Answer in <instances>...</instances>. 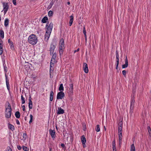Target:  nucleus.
Here are the masks:
<instances>
[{"label": "nucleus", "mask_w": 151, "mask_h": 151, "mask_svg": "<svg viewBox=\"0 0 151 151\" xmlns=\"http://www.w3.org/2000/svg\"><path fill=\"white\" fill-rule=\"evenodd\" d=\"M28 41L30 44L35 45L38 41L37 38L35 35L32 34L29 37Z\"/></svg>", "instance_id": "f03ea898"}, {"label": "nucleus", "mask_w": 151, "mask_h": 151, "mask_svg": "<svg viewBox=\"0 0 151 151\" xmlns=\"http://www.w3.org/2000/svg\"><path fill=\"white\" fill-rule=\"evenodd\" d=\"M3 7L4 12L5 14L7 12L9 7V6L7 3H3Z\"/></svg>", "instance_id": "39448f33"}, {"label": "nucleus", "mask_w": 151, "mask_h": 151, "mask_svg": "<svg viewBox=\"0 0 151 151\" xmlns=\"http://www.w3.org/2000/svg\"><path fill=\"white\" fill-rule=\"evenodd\" d=\"M23 149L24 151H28L29 148L25 146L23 147Z\"/></svg>", "instance_id": "72a5a7b5"}, {"label": "nucleus", "mask_w": 151, "mask_h": 151, "mask_svg": "<svg viewBox=\"0 0 151 151\" xmlns=\"http://www.w3.org/2000/svg\"><path fill=\"white\" fill-rule=\"evenodd\" d=\"M21 99L22 101V104H24L25 103V101L24 98L22 95L21 96Z\"/></svg>", "instance_id": "473e14b6"}, {"label": "nucleus", "mask_w": 151, "mask_h": 151, "mask_svg": "<svg viewBox=\"0 0 151 151\" xmlns=\"http://www.w3.org/2000/svg\"><path fill=\"white\" fill-rule=\"evenodd\" d=\"M30 120L29 123V124H31L32 121L33 116L32 114H30Z\"/></svg>", "instance_id": "2f4dec72"}, {"label": "nucleus", "mask_w": 151, "mask_h": 151, "mask_svg": "<svg viewBox=\"0 0 151 151\" xmlns=\"http://www.w3.org/2000/svg\"><path fill=\"white\" fill-rule=\"evenodd\" d=\"M67 4H68L69 5H70V2H67Z\"/></svg>", "instance_id": "e2e57ef3"}, {"label": "nucleus", "mask_w": 151, "mask_h": 151, "mask_svg": "<svg viewBox=\"0 0 151 151\" xmlns=\"http://www.w3.org/2000/svg\"><path fill=\"white\" fill-rule=\"evenodd\" d=\"M112 149L116 148L115 146V141L114 140L112 142Z\"/></svg>", "instance_id": "7c9ffc66"}, {"label": "nucleus", "mask_w": 151, "mask_h": 151, "mask_svg": "<svg viewBox=\"0 0 151 151\" xmlns=\"http://www.w3.org/2000/svg\"><path fill=\"white\" fill-rule=\"evenodd\" d=\"M55 62L53 61H51L50 63V77H51V73L52 72L53 70L51 68L54 66V64Z\"/></svg>", "instance_id": "f8f14e48"}, {"label": "nucleus", "mask_w": 151, "mask_h": 151, "mask_svg": "<svg viewBox=\"0 0 151 151\" xmlns=\"http://www.w3.org/2000/svg\"><path fill=\"white\" fill-rule=\"evenodd\" d=\"M6 80V83L7 88L8 90H9V80L7 78V77L6 75H5Z\"/></svg>", "instance_id": "f3484780"}, {"label": "nucleus", "mask_w": 151, "mask_h": 151, "mask_svg": "<svg viewBox=\"0 0 151 151\" xmlns=\"http://www.w3.org/2000/svg\"><path fill=\"white\" fill-rule=\"evenodd\" d=\"M53 24L52 23H50L46 30L45 37V38H47V40L48 39L50 36V33L51 32L53 27Z\"/></svg>", "instance_id": "7ed1b4c3"}, {"label": "nucleus", "mask_w": 151, "mask_h": 151, "mask_svg": "<svg viewBox=\"0 0 151 151\" xmlns=\"http://www.w3.org/2000/svg\"><path fill=\"white\" fill-rule=\"evenodd\" d=\"M12 44V45L11 46V48H13V47L12 46V45H13V43Z\"/></svg>", "instance_id": "bf43d9fd"}, {"label": "nucleus", "mask_w": 151, "mask_h": 151, "mask_svg": "<svg viewBox=\"0 0 151 151\" xmlns=\"http://www.w3.org/2000/svg\"><path fill=\"white\" fill-rule=\"evenodd\" d=\"M17 149L19 150H20L21 149V147L19 146H18L17 147Z\"/></svg>", "instance_id": "8fccbe9b"}, {"label": "nucleus", "mask_w": 151, "mask_h": 151, "mask_svg": "<svg viewBox=\"0 0 151 151\" xmlns=\"http://www.w3.org/2000/svg\"><path fill=\"white\" fill-rule=\"evenodd\" d=\"M15 116L17 118H19L20 117V114L19 111H17L15 113Z\"/></svg>", "instance_id": "393cba45"}, {"label": "nucleus", "mask_w": 151, "mask_h": 151, "mask_svg": "<svg viewBox=\"0 0 151 151\" xmlns=\"http://www.w3.org/2000/svg\"><path fill=\"white\" fill-rule=\"evenodd\" d=\"M9 128L12 130L13 131L14 129V127L13 125L11 124H9Z\"/></svg>", "instance_id": "c756f323"}, {"label": "nucleus", "mask_w": 151, "mask_h": 151, "mask_svg": "<svg viewBox=\"0 0 151 151\" xmlns=\"http://www.w3.org/2000/svg\"><path fill=\"white\" fill-rule=\"evenodd\" d=\"M73 14L70 16V20L69 24V26H71L72 24L73 21Z\"/></svg>", "instance_id": "6ab92c4d"}, {"label": "nucleus", "mask_w": 151, "mask_h": 151, "mask_svg": "<svg viewBox=\"0 0 151 151\" xmlns=\"http://www.w3.org/2000/svg\"><path fill=\"white\" fill-rule=\"evenodd\" d=\"M81 139L82 143L83 145H85L86 142V138L83 135L81 136Z\"/></svg>", "instance_id": "a211bd4d"}, {"label": "nucleus", "mask_w": 151, "mask_h": 151, "mask_svg": "<svg viewBox=\"0 0 151 151\" xmlns=\"http://www.w3.org/2000/svg\"><path fill=\"white\" fill-rule=\"evenodd\" d=\"M53 91H52L50 92V100L51 101H52L53 100Z\"/></svg>", "instance_id": "412c9836"}, {"label": "nucleus", "mask_w": 151, "mask_h": 151, "mask_svg": "<svg viewBox=\"0 0 151 151\" xmlns=\"http://www.w3.org/2000/svg\"><path fill=\"white\" fill-rule=\"evenodd\" d=\"M56 57V54L55 53H54L53 54L52 58L55 59Z\"/></svg>", "instance_id": "c9c22d12"}, {"label": "nucleus", "mask_w": 151, "mask_h": 151, "mask_svg": "<svg viewBox=\"0 0 151 151\" xmlns=\"http://www.w3.org/2000/svg\"><path fill=\"white\" fill-rule=\"evenodd\" d=\"M83 68L84 72L86 73L88 72V70L87 64L86 63H84L83 64Z\"/></svg>", "instance_id": "9b49d317"}, {"label": "nucleus", "mask_w": 151, "mask_h": 151, "mask_svg": "<svg viewBox=\"0 0 151 151\" xmlns=\"http://www.w3.org/2000/svg\"><path fill=\"white\" fill-rule=\"evenodd\" d=\"M49 133L52 139H54L55 138V130L50 129L49 130Z\"/></svg>", "instance_id": "6e6552de"}, {"label": "nucleus", "mask_w": 151, "mask_h": 151, "mask_svg": "<svg viewBox=\"0 0 151 151\" xmlns=\"http://www.w3.org/2000/svg\"><path fill=\"white\" fill-rule=\"evenodd\" d=\"M95 130L97 132H99L100 130L99 125L98 124L96 125V127L95 128Z\"/></svg>", "instance_id": "c85d7f7f"}, {"label": "nucleus", "mask_w": 151, "mask_h": 151, "mask_svg": "<svg viewBox=\"0 0 151 151\" xmlns=\"http://www.w3.org/2000/svg\"><path fill=\"white\" fill-rule=\"evenodd\" d=\"M65 48L64 42L63 39L62 38L60 42L59 53L60 55L63 54V50Z\"/></svg>", "instance_id": "20e7f679"}, {"label": "nucleus", "mask_w": 151, "mask_h": 151, "mask_svg": "<svg viewBox=\"0 0 151 151\" xmlns=\"http://www.w3.org/2000/svg\"><path fill=\"white\" fill-rule=\"evenodd\" d=\"M104 130H106V127H105V126H104Z\"/></svg>", "instance_id": "338daca9"}, {"label": "nucleus", "mask_w": 151, "mask_h": 151, "mask_svg": "<svg viewBox=\"0 0 151 151\" xmlns=\"http://www.w3.org/2000/svg\"><path fill=\"white\" fill-rule=\"evenodd\" d=\"M2 41L0 39V55H1L3 53V44Z\"/></svg>", "instance_id": "dca6fc26"}, {"label": "nucleus", "mask_w": 151, "mask_h": 151, "mask_svg": "<svg viewBox=\"0 0 151 151\" xmlns=\"http://www.w3.org/2000/svg\"><path fill=\"white\" fill-rule=\"evenodd\" d=\"M27 137V134L26 133H24L20 137V139L22 141L25 142Z\"/></svg>", "instance_id": "1a4fd4ad"}, {"label": "nucleus", "mask_w": 151, "mask_h": 151, "mask_svg": "<svg viewBox=\"0 0 151 151\" xmlns=\"http://www.w3.org/2000/svg\"><path fill=\"white\" fill-rule=\"evenodd\" d=\"M130 151H135V147L134 144H132L131 146Z\"/></svg>", "instance_id": "a878e982"}, {"label": "nucleus", "mask_w": 151, "mask_h": 151, "mask_svg": "<svg viewBox=\"0 0 151 151\" xmlns=\"http://www.w3.org/2000/svg\"><path fill=\"white\" fill-rule=\"evenodd\" d=\"M24 119L25 120H27V117H24Z\"/></svg>", "instance_id": "69168bd1"}, {"label": "nucleus", "mask_w": 151, "mask_h": 151, "mask_svg": "<svg viewBox=\"0 0 151 151\" xmlns=\"http://www.w3.org/2000/svg\"><path fill=\"white\" fill-rule=\"evenodd\" d=\"M6 151H12V150L11 148L9 147L7 148Z\"/></svg>", "instance_id": "79ce46f5"}, {"label": "nucleus", "mask_w": 151, "mask_h": 151, "mask_svg": "<svg viewBox=\"0 0 151 151\" xmlns=\"http://www.w3.org/2000/svg\"><path fill=\"white\" fill-rule=\"evenodd\" d=\"M122 74L123 75H125L126 74V71L125 70H123L122 71Z\"/></svg>", "instance_id": "a19ab883"}, {"label": "nucleus", "mask_w": 151, "mask_h": 151, "mask_svg": "<svg viewBox=\"0 0 151 151\" xmlns=\"http://www.w3.org/2000/svg\"><path fill=\"white\" fill-rule=\"evenodd\" d=\"M73 84H70L69 85V89L68 90V92L69 95L71 96L72 95L73 92Z\"/></svg>", "instance_id": "0eeeda50"}, {"label": "nucleus", "mask_w": 151, "mask_h": 151, "mask_svg": "<svg viewBox=\"0 0 151 151\" xmlns=\"http://www.w3.org/2000/svg\"><path fill=\"white\" fill-rule=\"evenodd\" d=\"M85 145H83V147H84L85 146Z\"/></svg>", "instance_id": "774afa93"}, {"label": "nucleus", "mask_w": 151, "mask_h": 151, "mask_svg": "<svg viewBox=\"0 0 151 151\" xmlns=\"http://www.w3.org/2000/svg\"><path fill=\"white\" fill-rule=\"evenodd\" d=\"M0 36L2 38H4V32L2 30H0Z\"/></svg>", "instance_id": "4be33fe9"}, {"label": "nucleus", "mask_w": 151, "mask_h": 151, "mask_svg": "<svg viewBox=\"0 0 151 151\" xmlns=\"http://www.w3.org/2000/svg\"><path fill=\"white\" fill-rule=\"evenodd\" d=\"M119 63H116V69H118V65H119Z\"/></svg>", "instance_id": "864d4df0"}, {"label": "nucleus", "mask_w": 151, "mask_h": 151, "mask_svg": "<svg viewBox=\"0 0 151 151\" xmlns=\"http://www.w3.org/2000/svg\"><path fill=\"white\" fill-rule=\"evenodd\" d=\"M8 42L9 43H11V44H12V43H13L11 41V40L10 39H9L8 40Z\"/></svg>", "instance_id": "3c124183"}, {"label": "nucleus", "mask_w": 151, "mask_h": 151, "mask_svg": "<svg viewBox=\"0 0 151 151\" xmlns=\"http://www.w3.org/2000/svg\"><path fill=\"white\" fill-rule=\"evenodd\" d=\"M119 54H118V51H116V58L117 59L116 62L118 63H119Z\"/></svg>", "instance_id": "5701e85b"}, {"label": "nucleus", "mask_w": 151, "mask_h": 151, "mask_svg": "<svg viewBox=\"0 0 151 151\" xmlns=\"http://www.w3.org/2000/svg\"><path fill=\"white\" fill-rule=\"evenodd\" d=\"M147 129L148 130V132L149 133H150L151 132V129L149 126L148 127Z\"/></svg>", "instance_id": "4c0bfd02"}, {"label": "nucleus", "mask_w": 151, "mask_h": 151, "mask_svg": "<svg viewBox=\"0 0 151 151\" xmlns=\"http://www.w3.org/2000/svg\"><path fill=\"white\" fill-rule=\"evenodd\" d=\"M31 100V96H30V97H29V100Z\"/></svg>", "instance_id": "680f3d73"}, {"label": "nucleus", "mask_w": 151, "mask_h": 151, "mask_svg": "<svg viewBox=\"0 0 151 151\" xmlns=\"http://www.w3.org/2000/svg\"><path fill=\"white\" fill-rule=\"evenodd\" d=\"M59 90L61 91H63L64 88L63 86V84H60L59 88Z\"/></svg>", "instance_id": "b1692460"}, {"label": "nucleus", "mask_w": 151, "mask_h": 151, "mask_svg": "<svg viewBox=\"0 0 151 151\" xmlns=\"http://www.w3.org/2000/svg\"><path fill=\"white\" fill-rule=\"evenodd\" d=\"M29 104L32 105V102L31 100H29Z\"/></svg>", "instance_id": "a18cd8bd"}, {"label": "nucleus", "mask_w": 151, "mask_h": 151, "mask_svg": "<svg viewBox=\"0 0 151 151\" xmlns=\"http://www.w3.org/2000/svg\"><path fill=\"white\" fill-rule=\"evenodd\" d=\"M83 33L85 36H86V30H83Z\"/></svg>", "instance_id": "09e8293b"}, {"label": "nucleus", "mask_w": 151, "mask_h": 151, "mask_svg": "<svg viewBox=\"0 0 151 151\" xmlns=\"http://www.w3.org/2000/svg\"><path fill=\"white\" fill-rule=\"evenodd\" d=\"M113 149V151H116V148H115L114 149Z\"/></svg>", "instance_id": "052dcab7"}, {"label": "nucleus", "mask_w": 151, "mask_h": 151, "mask_svg": "<svg viewBox=\"0 0 151 151\" xmlns=\"http://www.w3.org/2000/svg\"><path fill=\"white\" fill-rule=\"evenodd\" d=\"M9 20L8 18L5 19L4 21V26L5 27H7L9 25Z\"/></svg>", "instance_id": "aec40b11"}, {"label": "nucleus", "mask_w": 151, "mask_h": 151, "mask_svg": "<svg viewBox=\"0 0 151 151\" xmlns=\"http://www.w3.org/2000/svg\"><path fill=\"white\" fill-rule=\"evenodd\" d=\"M55 48V46L53 44H51L50 48V55L52 54L54 52V50Z\"/></svg>", "instance_id": "ddd939ff"}, {"label": "nucleus", "mask_w": 151, "mask_h": 151, "mask_svg": "<svg viewBox=\"0 0 151 151\" xmlns=\"http://www.w3.org/2000/svg\"><path fill=\"white\" fill-rule=\"evenodd\" d=\"M61 147H64L65 146V145L63 144L62 143L61 145Z\"/></svg>", "instance_id": "6e6d98bb"}, {"label": "nucleus", "mask_w": 151, "mask_h": 151, "mask_svg": "<svg viewBox=\"0 0 151 151\" xmlns=\"http://www.w3.org/2000/svg\"><path fill=\"white\" fill-rule=\"evenodd\" d=\"M119 142H121L122 140V136H119Z\"/></svg>", "instance_id": "49530a36"}, {"label": "nucleus", "mask_w": 151, "mask_h": 151, "mask_svg": "<svg viewBox=\"0 0 151 151\" xmlns=\"http://www.w3.org/2000/svg\"><path fill=\"white\" fill-rule=\"evenodd\" d=\"M58 110L57 111V114H63L64 113V110L61 107L58 108Z\"/></svg>", "instance_id": "2eb2a0df"}, {"label": "nucleus", "mask_w": 151, "mask_h": 151, "mask_svg": "<svg viewBox=\"0 0 151 151\" xmlns=\"http://www.w3.org/2000/svg\"><path fill=\"white\" fill-rule=\"evenodd\" d=\"M134 102V100H133L132 99V102H131V105H130V109H131L132 108V109H133Z\"/></svg>", "instance_id": "cd10ccee"}, {"label": "nucleus", "mask_w": 151, "mask_h": 151, "mask_svg": "<svg viewBox=\"0 0 151 151\" xmlns=\"http://www.w3.org/2000/svg\"><path fill=\"white\" fill-rule=\"evenodd\" d=\"M22 107L23 108V111H25V106L24 105L22 106Z\"/></svg>", "instance_id": "de8ad7c7"}, {"label": "nucleus", "mask_w": 151, "mask_h": 151, "mask_svg": "<svg viewBox=\"0 0 151 151\" xmlns=\"http://www.w3.org/2000/svg\"><path fill=\"white\" fill-rule=\"evenodd\" d=\"M4 70L5 72H6L7 71V68L6 66H4Z\"/></svg>", "instance_id": "58836bf2"}, {"label": "nucleus", "mask_w": 151, "mask_h": 151, "mask_svg": "<svg viewBox=\"0 0 151 151\" xmlns=\"http://www.w3.org/2000/svg\"><path fill=\"white\" fill-rule=\"evenodd\" d=\"M48 20V18L47 17H44L42 20V22L43 23L46 22V21Z\"/></svg>", "instance_id": "bb28decb"}, {"label": "nucleus", "mask_w": 151, "mask_h": 151, "mask_svg": "<svg viewBox=\"0 0 151 151\" xmlns=\"http://www.w3.org/2000/svg\"><path fill=\"white\" fill-rule=\"evenodd\" d=\"M32 105L29 104V109H31L32 108Z\"/></svg>", "instance_id": "c03bdc74"}, {"label": "nucleus", "mask_w": 151, "mask_h": 151, "mask_svg": "<svg viewBox=\"0 0 151 151\" xmlns=\"http://www.w3.org/2000/svg\"><path fill=\"white\" fill-rule=\"evenodd\" d=\"M12 0V2L13 4L15 5L16 6L17 5V2H16V0Z\"/></svg>", "instance_id": "e433bc0d"}, {"label": "nucleus", "mask_w": 151, "mask_h": 151, "mask_svg": "<svg viewBox=\"0 0 151 151\" xmlns=\"http://www.w3.org/2000/svg\"><path fill=\"white\" fill-rule=\"evenodd\" d=\"M65 96L64 93L62 91H60L58 93L57 99H63Z\"/></svg>", "instance_id": "423d86ee"}, {"label": "nucleus", "mask_w": 151, "mask_h": 151, "mask_svg": "<svg viewBox=\"0 0 151 151\" xmlns=\"http://www.w3.org/2000/svg\"><path fill=\"white\" fill-rule=\"evenodd\" d=\"M149 136L150 137H151V132L150 133H149Z\"/></svg>", "instance_id": "13d9d810"}, {"label": "nucleus", "mask_w": 151, "mask_h": 151, "mask_svg": "<svg viewBox=\"0 0 151 151\" xmlns=\"http://www.w3.org/2000/svg\"><path fill=\"white\" fill-rule=\"evenodd\" d=\"M79 49L78 48L77 50H74V52L75 53L77 52H78L79 51Z\"/></svg>", "instance_id": "603ef678"}, {"label": "nucleus", "mask_w": 151, "mask_h": 151, "mask_svg": "<svg viewBox=\"0 0 151 151\" xmlns=\"http://www.w3.org/2000/svg\"><path fill=\"white\" fill-rule=\"evenodd\" d=\"M119 136H122V131L118 132Z\"/></svg>", "instance_id": "ea45409f"}, {"label": "nucleus", "mask_w": 151, "mask_h": 151, "mask_svg": "<svg viewBox=\"0 0 151 151\" xmlns=\"http://www.w3.org/2000/svg\"><path fill=\"white\" fill-rule=\"evenodd\" d=\"M12 109L9 103L8 102L5 106V116L6 118H9L11 117Z\"/></svg>", "instance_id": "f257e3e1"}, {"label": "nucleus", "mask_w": 151, "mask_h": 151, "mask_svg": "<svg viewBox=\"0 0 151 151\" xmlns=\"http://www.w3.org/2000/svg\"><path fill=\"white\" fill-rule=\"evenodd\" d=\"M51 61H53L55 62V61H56L55 60V59L52 58L51 60Z\"/></svg>", "instance_id": "5fc2aeb1"}, {"label": "nucleus", "mask_w": 151, "mask_h": 151, "mask_svg": "<svg viewBox=\"0 0 151 151\" xmlns=\"http://www.w3.org/2000/svg\"><path fill=\"white\" fill-rule=\"evenodd\" d=\"M125 64L123 65L122 66V68H126L127 67L128 65V63L127 60V57H126V59L125 60Z\"/></svg>", "instance_id": "4468645a"}, {"label": "nucleus", "mask_w": 151, "mask_h": 151, "mask_svg": "<svg viewBox=\"0 0 151 151\" xmlns=\"http://www.w3.org/2000/svg\"><path fill=\"white\" fill-rule=\"evenodd\" d=\"M16 122L17 124L19 125L20 124V123L18 119L16 120Z\"/></svg>", "instance_id": "37998d69"}, {"label": "nucleus", "mask_w": 151, "mask_h": 151, "mask_svg": "<svg viewBox=\"0 0 151 151\" xmlns=\"http://www.w3.org/2000/svg\"><path fill=\"white\" fill-rule=\"evenodd\" d=\"M52 14L53 12L52 11H49L48 13V15L49 16H51L52 15Z\"/></svg>", "instance_id": "f704fd0d"}, {"label": "nucleus", "mask_w": 151, "mask_h": 151, "mask_svg": "<svg viewBox=\"0 0 151 151\" xmlns=\"http://www.w3.org/2000/svg\"><path fill=\"white\" fill-rule=\"evenodd\" d=\"M85 37L86 41V42L87 40V38L86 35V36H85Z\"/></svg>", "instance_id": "4d7b16f0"}, {"label": "nucleus", "mask_w": 151, "mask_h": 151, "mask_svg": "<svg viewBox=\"0 0 151 151\" xmlns=\"http://www.w3.org/2000/svg\"><path fill=\"white\" fill-rule=\"evenodd\" d=\"M123 122L122 121L119 122L118 124V132H121L122 131V129Z\"/></svg>", "instance_id": "9d476101"}, {"label": "nucleus", "mask_w": 151, "mask_h": 151, "mask_svg": "<svg viewBox=\"0 0 151 151\" xmlns=\"http://www.w3.org/2000/svg\"><path fill=\"white\" fill-rule=\"evenodd\" d=\"M83 30H86L85 27H84L83 28Z\"/></svg>", "instance_id": "0e129e2a"}]
</instances>
